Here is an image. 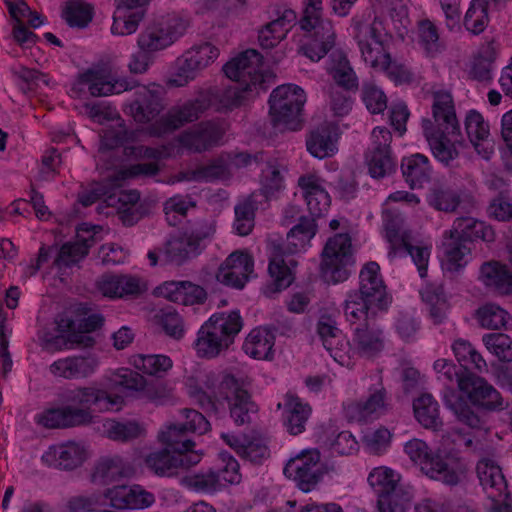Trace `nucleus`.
Segmentation results:
<instances>
[{"instance_id":"obj_57","label":"nucleus","mask_w":512,"mask_h":512,"mask_svg":"<svg viewBox=\"0 0 512 512\" xmlns=\"http://www.w3.org/2000/svg\"><path fill=\"white\" fill-rule=\"evenodd\" d=\"M361 100L371 114H382L387 108V97L383 90L371 81H364Z\"/></svg>"},{"instance_id":"obj_59","label":"nucleus","mask_w":512,"mask_h":512,"mask_svg":"<svg viewBox=\"0 0 512 512\" xmlns=\"http://www.w3.org/2000/svg\"><path fill=\"white\" fill-rule=\"evenodd\" d=\"M255 204L249 198L235 206L233 228L240 236H247L254 227Z\"/></svg>"},{"instance_id":"obj_22","label":"nucleus","mask_w":512,"mask_h":512,"mask_svg":"<svg viewBox=\"0 0 512 512\" xmlns=\"http://www.w3.org/2000/svg\"><path fill=\"white\" fill-rule=\"evenodd\" d=\"M201 460L198 453L181 454L170 451L167 447L149 453L144 463L154 474L160 477H172L179 469H189Z\"/></svg>"},{"instance_id":"obj_29","label":"nucleus","mask_w":512,"mask_h":512,"mask_svg":"<svg viewBox=\"0 0 512 512\" xmlns=\"http://www.w3.org/2000/svg\"><path fill=\"white\" fill-rule=\"evenodd\" d=\"M154 294L185 306L202 304L207 298L205 289L190 281H166L154 289Z\"/></svg>"},{"instance_id":"obj_23","label":"nucleus","mask_w":512,"mask_h":512,"mask_svg":"<svg viewBox=\"0 0 512 512\" xmlns=\"http://www.w3.org/2000/svg\"><path fill=\"white\" fill-rule=\"evenodd\" d=\"M272 14L274 18L258 31V43L263 50L278 46L296 23V12L286 6L277 5Z\"/></svg>"},{"instance_id":"obj_38","label":"nucleus","mask_w":512,"mask_h":512,"mask_svg":"<svg viewBox=\"0 0 512 512\" xmlns=\"http://www.w3.org/2000/svg\"><path fill=\"white\" fill-rule=\"evenodd\" d=\"M401 170L406 183L411 189H419L431 178L432 167L427 156L416 153L403 157Z\"/></svg>"},{"instance_id":"obj_41","label":"nucleus","mask_w":512,"mask_h":512,"mask_svg":"<svg viewBox=\"0 0 512 512\" xmlns=\"http://www.w3.org/2000/svg\"><path fill=\"white\" fill-rule=\"evenodd\" d=\"M443 249L442 268L444 271L458 272L466 266L471 248L459 236H454L450 230L445 232Z\"/></svg>"},{"instance_id":"obj_58","label":"nucleus","mask_w":512,"mask_h":512,"mask_svg":"<svg viewBox=\"0 0 512 512\" xmlns=\"http://www.w3.org/2000/svg\"><path fill=\"white\" fill-rule=\"evenodd\" d=\"M418 42L428 57H434L440 52L439 33L437 27L429 19L421 20L418 23Z\"/></svg>"},{"instance_id":"obj_44","label":"nucleus","mask_w":512,"mask_h":512,"mask_svg":"<svg viewBox=\"0 0 512 512\" xmlns=\"http://www.w3.org/2000/svg\"><path fill=\"white\" fill-rule=\"evenodd\" d=\"M331 65L328 68L335 83L346 91H356L359 86L358 77L348 58L343 53H332Z\"/></svg>"},{"instance_id":"obj_17","label":"nucleus","mask_w":512,"mask_h":512,"mask_svg":"<svg viewBox=\"0 0 512 512\" xmlns=\"http://www.w3.org/2000/svg\"><path fill=\"white\" fill-rule=\"evenodd\" d=\"M219 56V49L211 43L204 42L191 47L177 59V73L170 80L171 84L181 87L193 80L197 71L213 63Z\"/></svg>"},{"instance_id":"obj_32","label":"nucleus","mask_w":512,"mask_h":512,"mask_svg":"<svg viewBox=\"0 0 512 512\" xmlns=\"http://www.w3.org/2000/svg\"><path fill=\"white\" fill-rule=\"evenodd\" d=\"M275 331L272 325H261L252 329L244 341V352L254 359L272 360Z\"/></svg>"},{"instance_id":"obj_35","label":"nucleus","mask_w":512,"mask_h":512,"mask_svg":"<svg viewBox=\"0 0 512 512\" xmlns=\"http://www.w3.org/2000/svg\"><path fill=\"white\" fill-rule=\"evenodd\" d=\"M228 174V168L223 161L213 160L207 165H201L195 169L181 170L170 175L163 183L174 185L181 182H213L224 179Z\"/></svg>"},{"instance_id":"obj_16","label":"nucleus","mask_w":512,"mask_h":512,"mask_svg":"<svg viewBox=\"0 0 512 512\" xmlns=\"http://www.w3.org/2000/svg\"><path fill=\"white\" fill-rule=\"evenodd\" d=\"M102 227L83 222L78 225L76 241L64 243L54 260V265L61 269L78 264L89 253L90 248L98 241Z\"/></svg>"},{"instance_id":"obj_36","label":"nucleus","mask_w":512,"mask_h":512,"mask_svg":"<svg viewBox=\"0 0 512 512\" xmlns=\"http://www.w3.org/2000/svg\"><path fill=\"white\" fill-rule=\"evenodd\" d=\"M480 280L490 290L501 294H512V271L499 261H488L480 267Z\"/></svg>"},{"instance_id":"obj_63","label":"nucleus","mask_w":512,"mask_h":512,"mask_svg":"<svg viewBox=\"0 0 512 512\" xmlns=\"http://www.w3.org/2000/svg\"><path fill=\"white\" fill-rule=\"evenodd\" d=\"M483 342L501 361H512V335L490 333L483 336Z\"/></svg>"},{"instance_id":"obj_11","label":"nucleus","mask_w":512,"mask_h":512,"mask_svg":"<svg viewBox=\"0 0 512 512\" xmlns=\"http://www.w3.org/2000/svg\"><path fill=\"white\" fill-rule=\"evenodd\" d=\"M242 329V322H204L195 342L200 358L213 359L228 350Z\"/></svg>"},{"instance_id":"obj_42","label":"nucleus","mask_w":512,"mask_h":512,"mask_svg":"<svg viewBox=\"0 0 512 512\" xmlns=\"http://www.w3.org/2000/svg\"><path fill=\"white\" fill-rule=\"evenodd\" d=\"M443 397L446 406L454 412L460 422L476 430L485 427V421L474 412L455 388L447 387Z\"/></svg>"},{"instance_id":"obj_43","label":"nucleus","mask_w":512,"mask_h":512,"mask_svg":"<svg viewBox=\"0 0 512 512\" xmlns=\"http://www.w3.org/2000/svg\"><path fill=\"white\" fill-rule=\"evenodd\" d=\"M413 411L415 418L425 429L435 432L442 429L439 404L431 394L424 393L416 398L413 401Z\"/></svg>"},{"instance_id":"obj_60","label":"nucleus","mask_w":512,"mask_h":512,"mask_svg":"<svg viewBox=\"0 0 512 512\" xmlns=\"http://www.w3.org/2000/svg\"><path fill=\"white\" fill-rule=\"evenodd\" d=\"M124 155L136 160L149 159L160 161L170 157L171 154L170 148L167 145L151 147L146 145H133V143H130L124 147Z\"/></svg>"},{"instance_id":"obj_8","label":"nucleus","mask_w":512,"mask_h":512,"mask_svg":"<svg viewBox=\"0 0 512 512\" xmlns=\"http://www.w3.org/2000/svg\"><path fill=\"white\" fill-rule=\"evenodd\" d=\"M388 35L379 31L375 25L367 29V35L358 40L364 62L375 70L383 71L395 85L410 84L414 74L403 63L393 61L387 48Z\"/></svg>"},{"instance_id":"obj_7","label":"nucleus","mask_w":512,"mask_h":512,"mask_svg":"<svg viewBox=\"0 0 512 512\" xmlns=\"http://www.w3.org/2000/svg\"><path fill=\"white\" fill-rule=\"evenodd\" d=\"M323 0H303L299 26L304 31L300 51L313 62L325 57L335 44L332 22L324 19Z\"/></svg>"},{"instance_id":"obj_13","label":"nucleus","mask_w":512,"mask_h":512,"mask_svg":"<svg viewBox=\"0 0 512 512\" xmlns=\"http://www.w3.org/2000/svg\"><path fill=\"white\" fill-rule=\"evenodd\" d=\"M214 232V227L208 222L197 223L182 236L167 240L161 253L168 262L181 265L187 259L198 256Z\"/></svg>"},{"instance_id":"obj_64","label":"nucleus","mask_w":512,"mask_h":512,"mask_svg":"<svg viewBox=\"0 0 512 512\" xmlns=\"http://www.w3.org/2000/svg\"><path fill=\"white\" fill-rule=\"evenodd\" d=\"M185 483L189 488L204 493H214L222 487V484H219L216 470L212 469L186 477Z\"/></svg>"},{"instance_id":"obj_54","label":"nucleus","mask_w":512,"mask_h":512,"mask_svg":"<svg viewBox=\"0 0 512 512\" xmlns=\"http://www.w3.org/2000/svg\"><path fill=\"white\" fill-rule=\"evenodd\" d=\"M195 206L196 202L189 195L176 194L168 198L164 203V213L168 224L177 226L187 215L188 210Z\"/></svg>"},{"instance_id":"obj_55","label":"nucleus","mask_w":512,"mask_h":512,"mask_svg":"<svg viewBox=\"0 0 512 512\" xmlns=\"http://www.w3.org/2000/svg\"><path fill=\"white\" fill-rule=\"evenodd\" d=\"M495 58V50L490 45L481 49L471 63L469 69L470 78L481 82L490 80L492 78V64Z\"/></svg>"},{"instance_id":"obj_51","label":"nucleus","mask_w":512,"mask_h":512,"mask_svg":"<svg viewBox=\"0 0 512 512\" xmlns=\"http://www.w3.org/2000/svg\"><path fill=\"white\" fill-rule=\"evenodd\" d=\"M124 464L120 457L103 458L95 466L92 481L99 484H109L123 475Z\"/></svg>"},{"instance_id":"obj_20","label":"nucleus","mask_w":512,"mask_h":512,"mask_svg":"<svg viewBox=\"0 0 512 512\" xmlns=\"http://www.w3.org/2000/svg\"><path fill=\"white\" fill-rule=\"evenodd\" d=\"M371 138L372 149L367 155L368 172L372 178L380 179L396 168L390 147L392 134L388 128L377 126L372 130Z\"/></svg>"},{"instance_id":"obj_40","label":"nucleus","mask_w":512,"mask_h":512,"mask_svg":"<svg viewBox=\"0 0 512 512\" xmlns=\"http://www.w3.org/2000/svg\"><path fill=\"white\" fill-rule=\"evenodd\" d=\"M312 409L308 403H304L297 395L287 393L284 398L285 426L293 435H299L306 429V423Z\"/></svg>"},{"instance_id":"obj_45","label":"nucleus","mask_w":512,"mask_h":512,"mask_svg":"<svg viewBox=\"0 0 512 512\" xmlns=\"http://www.w3.org/2000/svg\"><path fill=\"white\" fill-rule=\"evenodd\" d=\"M385 390L381 389L366 401H354L345 406V415L350 422H366L376 411L384 407Z\"/></svg>"},{"instance_id":"obj_24","label":"nucleus","mask_w":512,"mask_h":512,"mask_svg":"<svg viewBox=\"0 0 512 512\" xmlns=\"http://www.w3.org/2000/svg\"><path fill=\"white\" fill-rule=\"evenodd\" d=\"M254 271V259L245 251H234L219 267L216 278L220 283L242 289Z\"/></svg>"},{"instance_id":"obj_4","label":"nucleus","mask_w":512,"mask_h":512,"mask_svg":"<svg viewBox=\"0 0 512 512\" xmlns=\"http://www.w3.org/2000/svg\"><path fill=\"white\" fill-rule=\"evenodd\" d=\"M392 302L375 261L366 263L359 273V290L347 294L343 311L348 319L374 320L388 311Z\"/></svg>"},{"instance_id":"obj_37","label":"nucleus","mask_w":512,"mask_h":512,"mask_svg":"<svg viewBox=\"0 0 512 512\" xmlns=\"http://www.w3.org/2000/svg\"><path fill=\"white\" fill-rule=\"evenodd\" d=\"M120 184L117 177L95 181L78 195V202L83 207H89L98 201L104 202L107 206L116 205V197Z\"/></svg>"},{"instance_id":"obj_61","label":"nucleus","mask_w":512,"mask_h":512,"mask_svg":"<svg viewBox=\"0 0 512 512\" xmlns=\"http://www.w3.org/2000/svg\"><path fill=\"white\" fill-rule=\"evenodd\" d=\"M260 183L264 197L270 200L283 189L284 178L276 166L269 164L262 170Z\"/></svg>"},{"instance_id":"obj_5","label":"nucleus","mask_w":512,"mask_h":512,"mask_svg":"<svg viewBox=\"0 0 512 512\" xmlns=\"http://www.w3.org/2000/svg\"><path fill=\"white\" fill-rule=\"evenodd\" d=\"M106 397V390L93 386L66 389L59 395L64 406L45 411L39 422L50 429L90 425L94 422L91 406L101 404Z\"/></svg>"},{"instance_id":"obj_46","label":"nucleus","mask_w":512,"mask_h":512,"mask_svg":"<svg viewBox=\"0 0 512 512\" xmlns=\"http://www.w3.org/2000/svg\"><path fill=\"white\" fill-rule=\"evenodd\" d=\"M140 194L137 190L123 192L119 189L116 197L118 207V218L126 227L134 226L144 216V211L138 205Z\"/></svg>"},{"instance_id":"obj_1","label":"nucleus","mask_w":512,"mask_h":512,"mask_svg":"<svg viewBox=\"0 0 512 512\" xmlns=\"http://www.w3.org/2000/svg\"><path fill=\"white\" fill-rule=\"evenodd\" d=\"M263 56L255 49H247L223 66V73L238 85L211 88L181 105L171 107L162 118L150 126L148 132L157 137L172 134L186 124L197 121L208 109L229 112L245 104L248 94H259L269 88L270 73L262 69Z\"/></svg>"},{"instance_id":"obj_50","label":"nucleus","mask_w":512,"mask_h":512,"mask_svg":"<svg viewBox=\"0 0 512 512\" xmlns=\"http://www.w3.org/2000/svg\"><path fill=\"white\" fill-rule=\"evenodd\" d=\"M130 364L144 374L160 376L172 367V360L165 355L137 354L130 357Z\"/></svg>"},{"instance_id":"obj_18","label":"nucleus","mask_w":512,"mask_h":512,"mask_svg":"<svg viewBox=\"0 0 512 512\" xmlns=\"http://www.w3.org/2000/svg\"><path fill=\"white\" fill-rule=\"evenodd\" d=\"M225 135V128L220 121L205 120L183 131L177 142L189 152L202 153L219 146Z\"/></svg>"},{"instance_id":"obj_31","label":"nucleus","mask_w":512,"mask_h":512,"mask_svg":"<svg viewBox=\"0 0 512 512\" xmlns=\"http://www.w3.org/2000/svg\"><path fill=\"white\" fill-rule=\"evenodd\" d=\"M98 366V360L92 355L73 356L53 362L50 373L65 379H82L92 375Z\"/></svg>"},{"instance_id":"obj_14","label":"nucleus","mask_w":512,"mask_h":512,"mask_svg":"<svg viewBox=\"0 0 512 512\" xmlns=\"http://www.w3.org/2000/svg\"><path fill=\"white\" fill-rule=\"evenodd\" d=\"M220 393L228 403L230 417L238 426L254 422L259 412L258 404L248 390L240 386L233 375H225L220 383Z\"/></svg>"},{"instance_id":"obj_28","label":"nucleus","mask_w":512,"mask_h":512,"mask_svg":"<svg viewBox=\"0 0 512 512\" xmlns=\"http://www.w3.org/2000/svg\"><path fill=\"white\" fill-rule=\"evenodd\" d=\"M465 131L475 151L484 160L489 161L495 153V143L490 138V128L483 115L471 109L465 117Z\"/></svg>"},{"instance_id":"obj_19","label":"nucleus","mask_w":512,"mask_h":512,"mask_svg":"<svg viewBox=\"0 0 512 512\" xmlns=\"http://www.w3.org/2000/svg\"><path fill=\"white\" fill-rule=\"evenodd\" d=\"M459 391L464 393L469 401L486 411L503 410L504 399L501 394L483 377L472 371L464 372L459 379Z\"/></svg>"},{"instance_id":"obj_2","label":"nucleus","mask_w":512,"mask_h":512,"mask_svg":"<svg viewBox=\"0 0 512 512\" xmlns=\"http://www.w3.org/2000/svg\"><path fill=\"white\" fill-rule=\"evenodd\" d=\"M298 186L302 190L311 218L301 216L298 223L288 232L286 242L274 245L270 252L268 273L278 291L293 283L294 269L297 266L294 255L305 252L310 246L317 231L316 218L324 216L331 205L329 193L315 175L300 176Z\"/></svg>"},{"instance_id":"obj_56","label":"nucleus","mask_w":512,"mask_h":512,"mask_svg":"<svg viewBox=\"0 0 512 512\" xmlns=\"http://www.w3.org/2000/svg\"><path fill=\"white\" fill-rule=\"evenodd\" d=\"M137 132L135 130L121 128H110L105 130L100 139L101 150H114L126 147L130 143L137 140Z\"/></svg>"},{"instance_id":"obj_3","label":"nucleus","mask_w":512,"mask_h":512,"mask_svg":"<svg viewBox=\"0 0 512 512\" xmlns=\"http://www.w3.org/2000/svg\"><path fill=\"white\" fill-rule=\"evenodd\" d=\"M79 80L81 84L87 86L89 93L95 97L121 94L135 89L125 111L131 115L136 123L148 124L145 133L154 137L148 130L151 125L164 116L159 117L164 109L165 91L162 85L157 83L139 85L132 77H114L94 69L84 71Z\"/></svg>"},{"instance_id":"obj_26","label":"nucleus","mask_w":512,"mask_h":512,"mask_svg":"<svg viewBox=\"0 0 512 512\" xmlns=\"http://www.w3.org/2000/svg\"><path fill=\"white\" fill-rule=\"evenodd\" d=\"M476 470L480 484L491 500L490 510L494 512L495 506L508 503V486L502 469L492 460L482 459L478 462Z\"/></svg>"},{"instance_id":"obj_30","label":"nucleus","mask_w":512,"mask_h":512,"mask_svg":"<svg viewBox=\"0 0 512 512\" xmlns=\"http://www.w3.org/2000/svg\"><path fill=\"white\" fill-rule=\"evenodd\" d=\"M179 37L175 27L164 22H154L143 30L137 39L138 48L155 56V53L171 46Z\"/></svg>"},{"instance_id":"obj_10","label":"nucleus","mask_w":512,"mask_h":512,"mask_svg":"<svg viewBox=\"0 0 512 512\" xmlns=\"http://www.w3.org/2000/svg\"><path fill=\"white\" fill-rule=\"evenodd\" d=\"M355 259L352 239L348 233H337L330 237L321 254L320 273L328 284L346 281L351 275Z\"/></svg>"},{"instance_id":"obj_52","label":"nucleus","mask_w":512,"mask_h":512,"mask_svg":"<svg viewBox=\"0 0 512 512\" xmlns=\"http://www.w3.org/2000/svg\"><path fill=\"white\" fill-rule=\"evenodd\" d=\"M427 202L437 211L451 213L459 207L461 195L454 189L435 188L428 194Z\"/></svg>"},{"instance_id":"obj_9","label":"nucleus","mask_w":512,"mask_h":512,"mask_svg":"<svg viewBox=\"0 0 512 512\" xmlns=\"http://www.w3.org/2000/svg\"><path fill=\"white\" fill-rule=\"evenodd\" d=\"M306 101L304 89L296 84L286 83L274 88L268 100L273 124L293 131L300 130Z\"/></svg>"},{"instance_id":"obj_62","label":"nucleus","mask_w":512,"mask_h":512,"mask_svg":"<svg viewBox=\"0 0 512 512\" xmlns=\"http://www.w3.org/2000/svg\"><path fill=\"white\" fill-rule=\"evenodd\" d=\"M317 332L327 351L336 358L337 350H340L344 344V336L342 331L330 322H318Z\"/></svg>"},{"instance_id":"obj_21","label":"nucleus","mask_w":512,"mask_h":512,"mask_svg":"<svg viewBox=\"0 0 512 512\" xmlns=\"http://www.w3.org/2000/svg\"><path fill=\"white\" fill-rule=\"evenodd\" d=\"M429 478L440 481L449 486H457L465 481L467 465L456 453L435 451L430 458V464H425Z\"/></svg>"},{"instance_id":"obj_33","label":"nucleus","mask_w":512,"mask_h":512,"mask_svg":"<svg viewBox=\"0 0 512 512\" xmlns=\"http://www.w3.org/2000/svg\"><path fill=\"white\" fill-rule=\"evenodd\" d=\"M338 137V128L335 125H321L308 135L306 139L307 151L318 159L331 157L338 151Z\"/></svg>"},{"instance_id":"obj_27","label":"nucleus","mask_w":512,"mask_h":512,"mask_svg":"<svg viewBox=\"0 0 512 512\" xmlns=\"http://www.w3.org/2000/svg\"><path fill=\"white\" fill-rule=\"evenodd\" d=\"M150 0H115L111 33L117 36L131 35L138 29L145 15L144 8Z\"/></svg>"},{"instance_id":"obj_34","label":"nucleus","mask_w":512,"mask_h":512,"mask_svg":"<svg viewBox=\"0 0 512 512\" xmlns=\"http://www.w3.org/2000/svg\"><path fill=\"white\" fill-rule=\"evenodd\" d=\"M353 342L360 356L374 358L385 346L383 332L374 322H359L355 328Z\"/></svg>"},{"instance_id":"obj_47","label":"nucleus","mask_w":512,"mask_h":512,"mask_svg":"<svg viewBox=\"0 0 512 512\" xmlns=\"http://www.w3.org/2000/svg\"><path fill=\"white\" fill-rule=\"evenodd\" d=\"M187 430L180 424H170L159 432L158 440L175 453H196L193 448L195 442L188 437Z\"/></svg>"},{"instance_id":"obj_6","label":"nucleus","mask_w":512,"mask_h":512,"mask_svg":"<svg viewBox=\"0 0 512 512\" xmlns=\"http://www.w3.org/2000/svg\"><path fill=\"white\" fill-rule=\"evenodd\" d=\"M434 122L424 124V135L434 158L449 165L458 156L456 147L460 126L456 118L453 100L449 94H437L432 106Z\"/></svg>"},{"instance_id":"obj_48","label":"nucleus","mask_w":512,"mask_h":512,"mask_svg":"<svg viewBox=\"0 0 512 512\" xmlns=\"http://www.w3.org/2000/svg\"><path fill=\"white\" fill-rule=\"evenodd\" d=\"M62 19L71 28H86L93 19V7L84 0H68L65 2Z\"/></svg>"},{"instance_id":"obj_53","label":"nucleus","mask_w":512,"mask_h":512,"mask_svg":"<svg viewBox=\"0 0 512 512\" xmlns=\"http://www.w3.org/2000/svg\"><path fill=\"white\" fill-rule=\"evenodd\" d=\"M368 482L375 490L377 497L403 486L400 484V475L388 467L374 468L368 476Z\"/></svg>"},{"instance_id":"obj_25","label":"nucleus","mask_w":512,"mask_h":512,"mask_svg":"<svg viewBox=\"0 0 512 512\" xmlns=\"http://www.w3.org/2000/svg\"><path fill=\"white\" fill-rule=\"evenodd\" d=\"M95 287L104 297L119 299L138 296L147 290L140 277L130 274L103 273L95 282Z\"/></svg>"},{"instance_id":"obj_49","label":"nucleus","mask_w":512,"mask_h":512,"mask_svg":"<svg viewBox=\"0 0 512 512\" xmlns=\"http://www.w3.org/2000/svg\"><path fill=\"white\" fill-rule=\"evenodd\" d=\"M412 503V494L404 486L388 491L377 500L379 512H407Z\"/></svg>"},{"instance_id":"obj_39","label":"nucleus","mask_w":512,"mask_h":512,"mask_svg":"<svg viewBox=\"0 0 512 512\" xmlns=\"http://www.w3.org/2000/svg\"><path fill=\"white\" fill-rule=\"evenodd\" d=\"M450 231L454 236H459L466 244L478 240L492 242L495 238L494 230L490 225L473 217L457 218Z\"/></svg>"},{"instance_id":"obj_12","label":"nucleus","mask_w":512,"mask_h":512,"mask_svg":"<svg viewBox=\"0 0 512 512\" xmlns=\"http://www.w3.org/2000/svg\"><path fill=\"white\" fill-rule=\"evenodd\" d=\"M327 472L328 468L321 462V454L315 448L303 450L291 458L284 468V474L304 493L315 490Z\"/></svg>"},{"instance_id":"obj_15","label":"nucleus","mask_w":512,"mask_h":512,"mask_svg":"<svg viewBox=\"0 0 512 512\" xmlns=\"http://www.w3.org/2000/svg\"><path fill=\"white\" fill-rule=\"evenodd\" d=\"M53 322V331H44L40 336L43 346L49 350H62L63 348H71L74 344L88 345L92 342V338L87 336L88 333L101 328L103 322Z\"/></svg>"}]
</instances>
